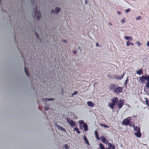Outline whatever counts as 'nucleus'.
Returning a JSON list of instances; mask_svg holds the SVG:
<instances>
[{
    "mask_svg": "<svg viewBox=\"0 0 149 149\" xmlns=\"http://www.w3.org/2000/svg\"><path fill=\"white\" fill-rule=\"evenodd\" d=\"M111 101V103H109L108 106L112 109H114V106L118 103L117 107L118 109H120L123 107L125 103L124 100L120 99L118 100V98L116 97L113 98Z\"/></svg>",
    "mask_w": 149,
    "mask_h": 149,
    "instance_id": "obj_1",
    "label": "nucleus"
},
{
    "mask_svg": "<svg viewBox=\"0 0 149 149\" xmlns=\"http://www.w3.org/2000/svg\"><path fill=\"white\" fill-rule=\"evenodd\" d=\"M110 90L112 91L113 93L118 94L121 93L123 89V87L117 86L115 84H111L109 87Z\"/></svg>",
    "mask_w": 149,
    "mask_h": 149,
    "instance_id": "obj_2",
    "label": "nucleus"
},
{
    "mask_svg": "<svg viewBox=\"0 0 149 149\" xmlns=\"http://www.w3.org/2000/svg\"><path fill=\"white\" fill-rule=\"evenodd\" d=\"M132 126L134 127V130L137 132L134 133V135L137 137L140 138L141 136V134L140 131V128L137 126H134V124Z\"/></svg>",
    "mask_w": 149,
    "mask_h": 149,
    "instance_id": "obj_3",
    "label": "nucleus"
},
{
    "mask_svg": "<svg viewBox=\"0 0 149 149\" xmlns=\"http://www.w3.org/2000/svg\"><path fill=\"white\" fill-rule=\"evenodd\" d=\"M100 139L103 143L106 144H108L109 148H111L113 149H115V146L111 144L110 143H109L108 140H107L104 136H101L100 137Z\"/></svg>",
    "mask_w": 149,
    "mask_h": 149,
    "instance_id": "obj_4",
    "label": "nucleus"
},
{
    "mask_svg": "<svg viewBox=\"0 0 149 149\" xmlns=\"http://www.w3.org/2000/svg\"><path fill=\"white\" fill-rule=\"evenodd\" d=\"M131 120V117H127L126 118L123 120L122 122V124L123 125H125L126 126L129 125L130 126H132V125L130 122Z\"/></svg>",
    "mask_w": 149,
    "mask_h": 149,
    "instance_id": "obj_5",
    "label": "nucleus"
},
{
    "mask_svg": "<svg viewBox=\"0 0 149 149\" xmlns=\"http://www.w3.org/2000/svg\"><path fill=\"white\" fill-rule=\"evenodd\" d=\"M79 123L80 124V127H83L84 128V131H86L88 130V126L87 125L84 123V122L83 120H80L79 121Z\"/></svg>",
    "mask_w": 149,
    "mask_h": 149,
    "instance_id": "obj_6",
    "label": "nucleus"
},
{
    "mask_svg": "<svg viewBox=\"0 0 149 149\" xmlns=\"http://www.w3.org/2000/svg\"><path fill=\"white\" fill-rule=\"evenodd\" d=\"M149 77V75L148 76H142L139 79V82H140L141 83H143L145 82V80L147 81V79Z\"/></svg>",
    "mask_w": 149,
    "mask_h": 149,
    "instance_id": "obj_7",
    "label": "nucleus"
},
{
    "mask_svg": "<svg viewBox=\"0 0 149 149\" xmlns=\"http://www.w3.org/2000/svg\"><path fill=\"white\" fill-rule=\"evenodd\" d=\"M66 120L68 123L72 127H73L76 126V124L73 120H70L68 118H66Z\"/></svg>",
    "mask_w": 149,
    "mask_h": 149,
    "instance_id": "obj_8",
    "label": "nucleus"
},
{
    "mask_svg": "<svg viewBox=\"0 0 149 149\" xmlns=\"http://www.w3.org/2000/svg\"><path fill=\"white\" fill-rule=\"evenodd\" d=\"M60 10L61 9L57 7L55 8V10H52L51 13L57 14L60 11Z\"/></svg>",
    "mask_w": 149,
    "mask_h": 149,
    "instance_id": "obj_9",
    "label": "nucleus"
},
{
    "mask_svg": "<svg viewBox=\"0 0 149 149\" xmlns=\"http://www.w3.org/2000/svg\"><path fill=\"white\" fill-rule=\"evenodd\" d=\"M87 105L91 107H93L94 106V104L91 101H88L87 102Z\"/></svg>",
    "mask_w": 149,
    "mask_h": 149,
    "instance_id": "obj_10",
    "label": "nucleus"
},
{
    "mask_svg": "<svg viewBox=\"0 0 149 149\" xmlns=\"http://www.w3.org/2000/svg\"><path fill=\"white\" fill-rule=\"evenodd\" d=\"M146 87L147 89H149V77L147 79V82L145 87Z\"/></svg>",
    "mask_w": 149,
    "mask_h": 149,
    "instance_id": "obj_11",
    "label": "nucleus"
},
{
    "mask_svg": "<svg viewBox=\"0 0 149 149\" xmlns=\"http://www.w3.org/2000/svg\"><path fill=\"white\" fill-rule=\"evenodd\" d=\"M84 141L86 142V143L88 145H89L90 144L89 143V142L87 139V138L86 137L85 135H84Z\"/></svg>",
    "mask_w": 149,
    "mask_h": 149,
    "instance_id": "obj_12",
    "label": "nucleus"
},
{
    "mask_svg": "<svg viewBox=\"0 0 149 149\" xmlns=\"http://www.w3.org/2000/svg\"><path fill=\"white\" fill-rule=\"evenodd\" d=\"M134 45V44L132 42H130L128 41L127 42L126 46H128L130 45H131V46H133Z\"/></svg>",
    "mask_w": 149,
    "mask_h": 149,
    "instance_id": "obj_13",
    "label": "nucleus"
},
{
    "mask_svg": "<svg viewBox=\"0 0 149 149\" xmlns=\"http://www.w3.org/2000/svg\"><path fill=\"white\" fill-rule=\"evenodd\" d=\"M57 126L58 127V129L59 130H61L62 131H64V132L65 131V130L64 128H63L62 127L59 126L58 125H57Z\"/></svg>",
    "mask_w": 149,
    "mask_h": 149,
    "instance_id": "obj_14",
    "label": "nucleus"
},
{
    "mask_svg": "<svg viewBox=\"0 0 149 149\" xmlns=\"http://www.w3.org/2000/svg\"><path fill=\"white\" fill-rule=\"evenodd\" d=\"M136 73L138 74H143V70L142 69H141L137 71Z\"/></svg>",
    "mask_w": 149,
    "mask_h": 149,
    "instance_id": "obj_15",
    "label": "nucleus"
},
{
    "mask_svg": "<svg viewBox=\"0 0 149 149\" xmlns=\"http://www.w3.org/2000/svg\"><path fill=\"white\" fill-rule=\"evenodd\" d=\"M145 99L146 100L145 102L147 105L149 107V100L146 97L145 98Z\"/></svg>",
    "mask_w": 149,
    "mask_h": 149,
    "instance_id": "obj_16",
    "label": "nucleus"
},
{
    "mask_svg": "<svg viewBox=\"0 0 149 149\" xmlns=\"http://www.w3.org/2000/svg\"><path fill=\"white\" fill-rule=\"evenodd\" d=\"M95 132L96 137L97 140H99L100 139L98 136V133L97 131H95Z\"/></svg>",
    "mask_w": 149,
    "mask_h": 149,
    "instance_id": "obj_17",
    "label": "nucleus"
},
{
    "mask_svg": "<svg viewBox=\"0 0 149 149\" xmlns=\"http://www.w3.org/2000/svg\"><path fill=\"white\" fill-rule=\"evenodd\" d=\"M53 100L52 98H43L42 99V100L43 101H50V100Z\"/></svg>",
    "mask_w": 149,
    "mask_h": 149,
    "instance_id": "obj_18",
    "label": "nucleus"
},
{
    "mask_svg": "<svg viewBox=\"0 0 149 149\" xmlns=\"http://www.w3.org/2000/svg\"><path fill=\"white\" fill-rule=\"evenodd\" d=\"M41 17V15H40V12H38V16H37V19L38 20Z\"/></svg>",
    "mask_w": 149,
    "mask_h": 149,
    "instance_id": "obj_19",
    "label": "nucleus"
},
{
    "mask_svg": "<svg viewBox=\"0 0 149 149\" xmlns=\"http://www.w3.org/2000/svg\"><path fill=\"white\" fill-rule=\"evenodd\" d=\"M100 125L101 126H103L105 128H109V127L106 125H104L102 123H100Z\"/></svg>",
    "mask_w": 149,
    "mask_h": 149,
    "instance_id": "obj_20",
    "label": "nucleus"
},
{
    "mask_svg": "<svg viewBox=\"0 0 149 149\" xmlns=\"http://www.w3.org/2000/svg\"><path fill=\"white\" fill-rule=\"evenodd\" d=\"M99 146L100 149H105L104 147L102 144L100 143L99 144Z\"/></svg>",
    "mask_w": 149,
    "mask_h": 149,
    "instance_id": "obj_21",
    "label": "nucleus"
},
{
    "mask_svg": "<svg viewBox=\"0 0 149 149\" xmlns=\"http://www.w3.org/2000/svg\"><path fill=\"white\" fill-rule=\"evenodd\" d=\"M74 130L76 131L78 134H80V133L77 127H75L74 129Z\"/></svg>",
    "mask_w": 149,
    "mask_h": 149,
    "instance_id": "obj_22",
    "label": "nucleus"
},
{
    "mask_svg": "<svg viewBox=\"0 0 149 149\" xmlns=\"http://www.w3.org/2000/svg\"><path fill=\"white\" fill-rule=\"evenodd\" d=\"M37 10V7H35L34 9H33V11H34V14L35 15V16L36 17V11Z\"/></svg>",
    "mask_w": 149,
    "mask_h": 149,
    "instance_id": "obj_23",
    "label": "nucleus"
},
{
    "mask_svg": "<svg viewBox=\"0 0 149 149\" xmlns=\"http://www.w3.org/2000/svg\"><path fill=\"white\" fill-rule=\"evenodd\" d=\"M128 77H127L126 79V80L125 83V86H126L127 85V84L128 82Z\"/></svg>",
    "mask_w": 149,
    "mask_h": 149,
    "instance_id": "obj_24",
    "label": "nucleus"
},
{
    "mask_svg": "<svg viewBox=\"0 0 149 149\" xmlns=\"http://www.w3.org/2000/svg\"><path fill=\"white\" fill-rule=\"evenodd\" d=\"M63 147L65 149H68L69 148V147L68 146V145L67 144L64 145Z\"/></svg>",
    "mask_w": 149,
    "mask_h": 149,
    "instance_id": "obj_25",
    "label": "nucleus"
},
{
    "mask_svg": "<svg viewBox=\"0 0 149 149\" xmlns=\"http://www.w3.org/2000/svg\"><path fill=\"white\" fill-rule=\"evenodd\" d=\"M125 37L126 40H128L129 39H130L131 40H132V38L131 37H128L127 36H125Z\"/></svg>",
    "mask_w": 149,
    "mask_h": 149,
    "instance_id": "obj_26",
    "label": "nucleus"
},
{
    "mask_svg": "<svg viewBox=\"0 0 149 149\" xmlns=\"http://www.w3.org/2000/svg\"><path fill=\"white\" fill-rule=\"evenodd\" d=\"M141 19V17L140 16L136 18V19L137 20Z\"/></svg>",
    "mask_w": 149,
    "mask_h": 149,
    "instance_id": "obj_27",
    "label": "nucleus"
},
{
    "mask_svg": "<svg viewBox=\"0 0 149 149\" xmlns=\"http://www.w3.org/2000/svg\"><path fill=\"white\" fill-rule=\"evenodd\" d=\"M24 71L25 72L26 74H29L28 72L27 71V69L25 68H24Z\"/></svg>",
    "mask_w": 149,
    "mask_h": 149,
    "instance_id": "obj_28",
    "label": "nucleus"
},
{
    "mask_svg": "<svg viewBox=\"0 0 149 149\" xmlns=\"http://www.w3.org/2000/svg\"><path fill=\"white\" fill-rule=\"evenodd\" d=\"M130 10V8H128L125 10V12L126 13H127L128 12H129Z\"/></svg>",
    "mask_w": 149,
    "mask_h": 149,
    "instance_id": "obj_29",
    "label": "nucleus"
},
{
    "mask_svg": "<svg viewBox=\"0 0 149 149\" xmlns=\"http://www.w3.org/2000/svg\"><path fill=\"white\" fill-rule=\"evenodd\" d=\"M137 44L138 45L139 47L141 45V43H140L139 42V41H138V42H137Z\"/></svg>",
    "mask_w": 149,
    "mask_h": 149,
    "instance_id": "obj_30",
    "label": "nucleus"
},
{
    "mask_svg": "<svg viewBox=\"0 0 149 149\" xmlns=\"http://www.w3.org/2000/svg\"><path fill=\"white\" fill-rule=\"evenodd\" d=\"M77 92L75 91L72 94V95H76L77 94Z\"/></svg>",
    "mask_w": 149,
    "mask_h": 149,
    "instance_id": "obj_31",
    "label": "nucleus"
},
{
    "mask_svg": "<svg viewBox=\"0 0 149 149\" xmlns=\"http://www.w3.org/2000/svg\"><path fill=\"white\" fill-rule=\"evenodd\" d=\"M121 22L122 24L124 23L125 22V21H124V19H123L122 20Z\"/></svg>",
    "mask_w": 149,
    "mask_h": 149,
    "instance_id": "obj_32",
    "label": "nucleus"
},
{
    "mask_svg": "<svg viewBox=\"0 0 149 149\" xmlns=\"http://www.w3.org/2000/svg\"><path fill=\"white\" fill-rule=\"evenodd\" d=\"M49 109V108L48 107H45V111Z\"/></svg>",
    "mask_w": 149,
    "mask_h": 149,
    "instance_id": "obj_33",
    "label": "nucleus"
},
{
    "mask_svg": "<svg viewBox=\"0 0 149 149\" xmlns=\"http://www.w3.org/2000/svg\"><path fill=\"white\" fill-rule=\"evenodd\" d=\"M147 45L148 47H149V42L147 41Z\"/></svg>",
    "mask_w": 149,
    "mask_h": 149,
    "instance_id": "obj_34",
    "label": "nucleus"
},
{
    "mask_svg": "<svg viewBox=\"0 0 149 149\" xmlns=\"http://www.w3.org/2000/svg\"><path fill=\"white\" fill-rule=\"evenodd\" d=\"M124 75H122V77H121V78H118L117 79H122L123 78V77Z\"/></svg>",
    "mask_w": 149,
    "mask_h": 149,
    "instance_id": "obj_35",
    "label": "nucleus"
},
{
    "mask_svg": "<svg viewBox=\"0 0 149 149\" xmlns=\"http://www.w3.org/2000/svg\"><path fill=\"white\" fill-rule=\"evenodd\" d=\"M35 33L36 35L37 38H38V34L36 32H35Z\"/></svg>",
    "mask_w": 149,
    "mask_h": 149,
    "instance_id": "obj_36",
    "label": "nucleus"
},
{
    "mask_svg": "<svg viewBox=\"0 0 149 149\" xmlns=\"http://www.w3.org/2000/svg\"><path fill=\"white\" fill-rule=\"evenodd\" d=\"M96 47H98L99 46V45H98V44L97 42H96Z\"/></svg>",
    "mask_w": 149,
    "mask_h": 149,
    "instance_id": "obj_37",
    "label": "nucleus"
},
{
    "mask_svg": "<svg viewBox=\"0 0 149 149\" xmlns=\"http://www.w3.org/2000/svg\"><path fill=\"white\" fill-rule=\"evenodd\" d=\"M117 13L118 15H120L121 14V12L120 11H118Z\"/></svg>",
    "mask_w": 149,
    "mask_h": 149,
    "instance_id": "obj_38",
    "label": "nucleus"
},
{
    "mask_svg": "<svg viewBox=\"0 0 149 149\" xmlns=\"http://www.w3.org/2000/svg\"><path fill=\"white\" fill-rule=\"evenodd\" d=\"M62 42H67L66 41V40H62Z\"/></svg>",
    "mask_w": 149,
    "mask_h": 149,
    "instance_id": "obj_39",
    "label": "nucleus"
},
{
    "mask_svg": "<svg viewBox=\"0 0 149 149\" xmlns=\"http://www.w3.org/2000/svg\"><path fill=\"white\" fill-rule=\"evenodd\" d=\"M85 4H87V1L86 0L85 1Z\"/></svg>",
    "mask_w": 149,
    "mask_h": 149,
    "instance_id": "obj_40",
    "label": "nucleus"
},
{
    "mask_svg": "<svg viewBox=\"0 0 149 149\" xmlns=\"http://www.w3.org/2000/svg\"><path fill=\"white\" fill-rule=\"evenodd\" d=\"M109 25H112V24L111 23L109 22Z\"/></svg>",
    "mask_w": 149,
    "mask_h": 149,
    "instance_id": "obj_41",
    "label": "nucleus"
},
{
    "mask_svg": "<svg viewBox=\"0 0 149 149\" xmlns=\"http://www.w3.org/2000/svg\"><path fill=\"white\" fill-rule=\"evenodd\" d=\"M31 1L33 2V1L34 2L35 0H31Z\"/></svg>",
    "mask_w": 149,
    "mask_h": 149,
    "instance_id": "obj_42",
    "label": "nucleus"
},
{
    "mask_svg": "<svg viewBox=\"0 0 149 149\" xmlns=\"http://www.w3.org/2000/svg\"><path fill=\"white\" fill-rule=\"evenodd\" d=\"M73 53L74 54H75L76 53V52L75 51H74Z\"/></svg>",
    "mask_w": 149,
    "mask_h": 149,
    "instance_id": "obj_43",
    "label": "nucleus"
},
{
    "mask_svg": "<svg viewBox=\"0 0 149 149\" xmlns=\"http://www.w3.org/2000/svg\"><path fill=\"white\" fill-rule=\"evenodd\" d=\"M26 75L27 76V77H29V75Z\"/></svg>",
    "mask_w": 149,
    "mask_h": 149,
    "instance_id": "obj_44",
    "label": "nucleus"
},
{
    "mask_svg": "<svg viewBox=\"0 0 149 149\" xmlns=\"http://www.w3.org/2000/svg\"><path fill=\"white\" fill-rule=\"evenodd\" d=\"M108 77H109V76L108 75Z\"/></svg>",
    "mask_w": 149,
    "mask_h": 149,
    "instance_id": "obj_45",
    "label": "nucleus"
}]
</instances>
